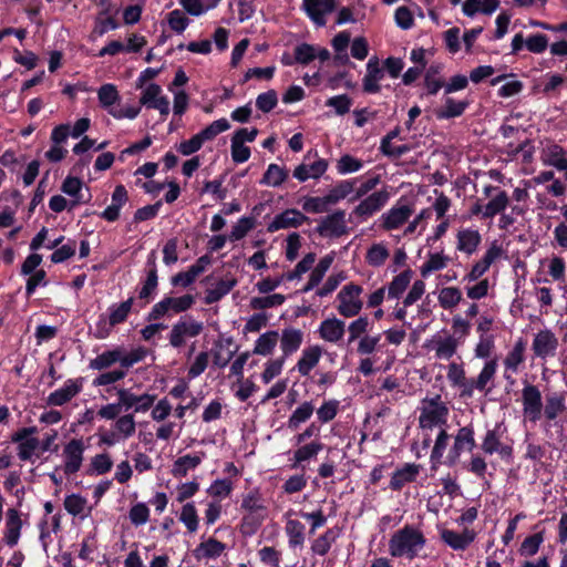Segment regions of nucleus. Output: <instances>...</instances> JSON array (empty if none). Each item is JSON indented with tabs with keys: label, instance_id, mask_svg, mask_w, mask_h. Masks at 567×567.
I'll use <instances>...</instances> for the list:
<instances>
[{
	"label": "nucleus",
	"instance_id": "20",
	"mask_svg": "<svg viewBox=\"0 0 567 567\" xmlns=\"http://www.w3.org/2000/svg\"><path fill=\"white\" fill-rule=\"evenodd\" d=\"M442 540L447 544L454 550H464L473 543L475 533L470 529H465L462 533H457L451 529H443L441 532Z\"/></svg>",
	"mask_w": 567,
	"mask_h": 567
},
{
	"label": "nucleus",
	"instance_id": "26",
	"mask_svg": "<svg viewBox=\"0 0 567 567\" xmlns=\"http://www.w3.org/2000/svg\"><path fill=\"white\" fill-rule=\"evenodd\" d=\"M468 103L464 100H454L451 96H444L443 104L435 110V115L440 120H449L461 116Z\"/></svg>",
	"mask_w": 567,
	"mask_h": 567
},
{
	"label": "nucleus",
	"instance_id": "23",
	"mask_svg": "<svg viewBox=\"0 0 567 567\" xmlns=\"http://www.w3.org/2000/svg\"><path fill=\"white\" fill-rule=\"evenodd\" d=\"M327 168V161L319 158L310 164L302 163L298 165L293 171V177L300 182H306L309 178H319L326 173Z\"/></svg>",
	"mask_w": 567,
	"mask_h": 567
},
{
	"label": "nucleus",
	"instance_id": "44",
	"mask_svg": "<svg viewBox=\"0 0 567 567\" xmlns=\"http://www.w3.org/2000/svg\"><path fill=\"white\" fill-rule=\"evenodd\" d=\"M449 261L450 257L442 252L430 254L427 260L420 267V274L425 278L431 272L444 269Z\"/></svg>",
	"mask_w": 567,
	"mask_h": 567
},
{
	"label": "nucleus",
	"instance_id": "4",
	"mask_svg": "<svg viewBox=\"0 0 567 567\" xmlns=\"http://www.w3.org/2000/svg\"><path fill=\"white\" fill-rule=\"evenodd\" d=\"M134 303V298L131 297L121 303H114L109 308V316L101 315L96 323L94 337L96 339H105L110 336L112 328L116 324L124 322Z\"/></svg>",
	"mask_w": 567,
	"mask_h": 567
},
{
	"label": "nucleus",
	"instance_id": "18",
	"mask_svg": "<svg viewBox=\"0 0 567 567\" xmlns=\"http://www.w3.org/2000/svg\"><path fill=\"white\" fill-rule=\"evenodd\" d=\"M344 332L346 322L336 317L323 320L318 328L319 337L330 343L341 341L344 337Z\"/></svg>",
	"mask_w": 567,
	"mask_h": 567
},
{
	"label": "nucleus",
	"instance_id": "16",
	"mask_svg": "<svg viewBox=\"0 0 567 567\" xmlns=\"http://www.w3.org/2000/svg\"><path fill=\"white\" fill-rule=\"evenodd\" d=\"M81 389L82 384L79 380L70 379L62 388L50 393L45 399V403L49 406H62L76 396Z\"/></svg>",
	"mask_w": 567,
	"mask_h": 567
},
{
	"label": "nucleus",
	"instance_id": "49",
	"mask_svg": "<svg viewBox=\"0 0 567 567\" xmlns=\"http://www.w3.org/2000/svg\"><path fill=\"white\" fill-rule=\"evenodd\" d=\"M82 181L78 177H66L62 184V192L65 193L69 196L74 197L75 199L71 203V207H74L81 203H85L89 199H84L83 195L81 194L82 189Z\"/></svg>",
	"mask_w": 567,
	"mask_h": 567
},
{
	"label": "nucleus",
	"instance_id": "58",
	"mask_svg": "<svg viewBox=\"0 0 567 567\" xmlns=\"http://www.w3.org/2000/svg\"><path fill=\"white\" fill-rule=\"evenodd\" d=\"M495 349L493 336H480V340L475 346L474 353L476 358L491 360V355Z\"/></svg>",
	"mask_w": 567,
	"mask_h": 567
},
{
	"label": "nucleus",
	"instance_id": "33",
	"mask_svg": "<svg viewBox=\"0 0 567 567\" xmlns=\"http://www.w3.org/2000/svg\"><path fill=\"white\" fill-rule=\"evenodd\" d=\"M482 237L478 230L463 229L457 234V249L472 255L481 244Z\"/></svg>",
	"mask_w": 567,
	"mask_h": 567
},
{
	"label": "nucleus",
	"instance_id": "31",
	"mask_svg": "<svg viewBox=\"0 0 567 567\" xmlns=\"http://www.w3.org/2000/svg\"><path fill=\"white\" fill-rule=\"evenodd\" d=\"M340 536V530L337 527L328 528L323 534L318 536L311 544V551L313 555L324 556L329 553L331 546Z\"/></svg>",
	"mask_w": 567,
	"mask_h": 567
},
{
	"label": "nucleus",
	"instance_id": "37",
	"mask_svg": "<svg viewBox=\"0 0 567 567\" xmlns=\"http://www.w3.org/2000/svg\"><path fill=\"white\" fill-rule=\"evenodd\" d=\"M233 339L228 338L225 341H218L215 343L213 350L214 364L218 368H225L236 353V350H231Z\"/></svg>",
	"mask_w": 567,
	"mask_h": 567
},
{
	"label": "nucleus",
	"instance_id": "50",
	"mask_svg": "<svg viewBox=\"0 0 567 567\" xmlns=\"http://www.w3.org/2000/svg\"><path fill=\"white\" fill-rule=\"evenodd\" d=\"M315 411V406L311 402L301 403L289 416L288 427L296 430L299 425L310 419Z\"/></svg>",
	"mask_w": 567,
	"mask_h": 567
},
{
	"label": "nucleus",
	"instance_id": "43",
	"mask_svg": "<svg viewBox=\"0 0 567 567\" xmlns=\"http://www.w3.org/2000/svg\"><path fill=\"white\" fill-rule=\"evenodd\" d=\"M412 279V271L404 270L396 275L388 286V297L398 299L406 290Z\"/></svg>",
	"mask_w": 567,
	"mask_h": 567
},
{
	"label": "nucleus",
	"instance_id": "21",
	"mask_svg": "<svg viewBox=\"0 0 567 567\" xmlns=\"http://www.w3.org/2000/svg\"><path fill=\"white\" fill-rule=\"evenodd\" d=\"M474 447V430L471 426H463L457 431L450 453L454 458H457L463 452H471Z\"/></svg>",
	"mask_w": 567,
	"mask_h": 567
},
{
	"label": "nucleus",
	"instance_id": "47",
	"mask_svg": "<svg viewBox=\"0 0 567 567\" xmlns=\"http://www.w3.org/2000/svg\"><path fill=\"white\" fill-rule=\"evenodd\" d=\"M236 284L237 281L235 279L218 281L214 288L207 289L205 296V303L212 305L219 301L224 296L229 293V291L236 286Z\"/></svg>",
	"mask_w": 567,
	"mask_h": 567
},
{
	"label": "nucleus",
	"instance_id": "9",
	"mask_svg": "<svg viewBox=\"0 0 567 567\" xmlns=\"http://www.w3.org/2000/svg\"><path fill=\"white\" fill-rule=\"evenodd\" d=\"M140 103L147 109L157 110L163 117H166L171 111L169 100L156 83H150L142 90Z\"/></svg>",
	"mask_w": 567,
	"mask_h": 567
},
{
	"label": "nucleus",
	"instance_id": "48",
	"mask_svg": "<svg viewBox=\"0 0 567 567\" xmlns=\"http://www.w3.org/2000/svg\"><path fill=\"white\" fill-rule=\"evenodd\" d=\"M508 205V196L506 192L498 190L497 194L484 206L483 217L492 218L505 210Z\"/></svg>",
	"mask_w": 567,
	"mask_h": 567
},
{
	"label": "nucleus",
	"instance_id": "27",
	"mask_svg": "<svg viewBox=\"0 0 567 567\" xmlns=\"http://www.w3.org/2000/svg\"><path fill=\"white\" fill-rule=\"evenodd\" d=\"M542 162L544 165L561 171L567 165L566 152L557 144L547 145L542 152Z\"/></svg>",
	"mask_w": 567,
	"mask_h": 567
},
{
	"label": "nucleus",
	"instance_id": "32",
	"mask_svg": "<svg viewBox=\"0 0 567 567\" xmlns=\"http://www.w3.org/2000/svg\"><path fill=\"white\" fill-rule=\"evenodd\" d=\"M204 453L200 454H187L178 457L172 466V475L174 477H185L188 471L196 468L204 457Z\"/></svg>",
	"mask_w": 567,
	"mask_h": 567
},
{
	"label": "nucleus",
	"instance_id": "35",
	"mask_svg": "<svg viewBox=\"0 0 567 567\" xmlns=\"http://www.w3.org/2000/svg\"><path fill=\"white\" fill-rule=\"evenodd\" d=\"M279 340L278 331L270 330L259 336V338L255 342V347L252 350L254 354L259 355H270Z\"/></svg>",
	"mask_w": 567,
	"mask_h": 567
},
{
	"label": "nucleus",
	"instance_id": "10",
	"mask_svg": "<svg viewBox=\"0 0 567 567\" xmlns=\"http://www.w3.org/2000/svg\"><path fill=\"white\" fill-rule=\"evenodd\" d=\"M390 198L385 189L377 190L363 198L352 210V215L360 218L362 221L380 212Z\"/></svg>",
	"mask_w": 567,
	"mask_h": 567
},
{
	"label": "nucleus",
	"instance_id": "19",
	"mask_svg": "<svg viewBox=\"0 0 567 567\" xmlns=\"http://www.w3.org/2000/svg\"><path fill=\"white\" fill-rule=\"evenodd\" d=\"M460 341L454 336L437 337L431 341V349L435 353V358L440 360L451 359L457 351Z\"/></svg>",
	"mask_w": 567,
	"mask_h": 567
},
{
	"label": "nucleus",
	"instance_id": "63",
	"mask_svg": "<svg viewBox=\"0 0 567 567\" xmlns=\"http://www.w3.org/2000/svg\"><path fill=\"white\" fill-rule=\"evenodd\" d=\"M369 327L368 317H359L353 320L348 327V343H352L357 339H359L362 334H364Z\"/></svg>",
	"mask_w": 567,
	"mask_h": 567
},
{
	"label": "nucleus",
	"instance_id": "11",
	"mask_svg": "<svg viewBox=\"0 0 567 567\" xmlns=\"http://www.w3.org/2000/svg\"><path fill=\"white\" fill-rule=\"evenodd\" d=\"M522 403L524 416L530 422H537L542 417V393L534 384H526L522 390Z\"/></svg>",
	"mask_w": 567,
	"mask_h": 567
},
{
	"label": "nucleus",
	"instance_id": "46",
	"mask_svg": "<svg viewBox=\"0 0 567 567\" xmlns=\"http://www.w3.org/2000/svg\"><path fill=\"white\" fill-rule=\"evenodd\" d=\"M288 178V171L277 164H270L260 183L271 187L280 186Z\"/></svg>",
	"mask_w": 567,
	"mask_h": 567
},
{
	"label": "nucleus",
	"instance_id": "30",
	"mask_svg": "<svg viewBox=\"0 0 567 567\" xmlns=\"http://www.w3.org/2000/svg\"><path fill=\"white\" fill-rule=\"evenodd\" d=\"M384 72L379 65L378 60L370 59L367 64V73L363 78V90L367 93H377L380 91L379 81Z\"/></svg>",
	"mask_w": 567,
	"mask_h": 567
},
{
	"label": "nucleus",
	"instance_id": "38",
	"mask_svg": "<svg viewBox=\"0 0 567 567\" xmlns=\"http://www.w3.org/2000/svg\"><path fill=\"white\" fill-rule=\"evenodd\" d=\"M323 450V444L318 441L305 444L297 449L293 453L292 467H297L305 462L313 460Z\"/></svg>",
	"mask_w": 567,
	"mask_h": 567
},
{
	"label": "nucleus",
	"instance_id": "2",
	"mask_svg": "<svg viewBox=\"0 0 567 567\" xmlns=\"http://www.w3.org/2000/svg\"><path fill=\"white\" fill-rule=\"evenodd\" d=\"M426 538L420 528L405 525L389 539V554L394 558L413 560L424 550Z\"/></svg>",
	"mask_w": 567,
	"mask_h": 567
},
{
	"label": "nucleus",
	"instance_id": "5",
	"mask_svg": "<svg viewBox=\"0 0 567 567\" xmlns=\"http://www.w3.org/2000/svg\"><path fill=\"white\" fill-rule=\"evenodd\" d=\"M361 286L350 282L341 288L337 295V310L344 318H352L360 313L363 308Z\"/></svg>",
	"mask_w": 567,
	"mask_h": 567
},
{
	"label": "nucleus",
	"instance_id": "55",
	"mask_svg": "<svg viewBox=\"0 0 567 567\" xmlns=\"http://www.w3.org/2000/svg\"><path fill=\"white\" fill-rule=\"evenodd\" d=\"M316 261V254L309 252L307 254L295 267V269L288 272L285 278L288 281H293L296 279H300L303 274L309 271L312 265Z\"/></svg>",
	"mask_w": 567,
	"mask_h": 567
},
{
	"label": "nucleus",
	"instance_id": "8",
	"mask_svg": "<svg viewBox=\"0 0 567 567\" xmlns=\"http://www.w3.org/2000/svg\"><path fill=\"white\" fill-rule=\"evenodd\" d=\"M316 231L321 237H330V238H339L349 233V228L347 226L346 220V212L338 209L330 215L323 217L317 228Z\"/></svg>",
	"mask_w": 567,
	"mask_h": 567
},
{
	"label": "nucleus",
	"instance_id": "24",
	"mask_svg": "<svg viewBox=\"0 0 567 567\" xmlns=\"http://www.w3.org/2000/svg\"><path fill=\"white\" fill-rule=\"evenodd\" d=\"M322 355L320 346H311L302 350L301 357L297 362V370L302 377L309 375L311 370L319 363Z\"/></svg>",
	"mask_w": 567,
	"mask_h": 567
},
{
	"label": "nucleus",
	"instance_id": "61",
	"mask_svg": "<svg viewBox=\"0 0 567 567\" xmlns=\"http://www.w3.org/2000/svg\"><path fill=\"white\" fill-rule=\"evenodd\" d=\"M340 402L338 400H329L322 403V405L317 410V416L319 421L322 423H328L332 421L338 411H339Z\"/></svg>",
	"mask_w": 567,
	"mask_h": 567
},
{
	"label": "nucleus",
	"instance_id": "36",
	"mask_svg": "<svg viewBox=\"0 0 567 567\" xmlns=\"http://www.w3.org/2000/svg\"><path fill=\"white\" fill-rule=\"evenodd\" d=\"M566 410L565 393L554 392L546 395L545 416L553 421Z\"/></svg>",
	"mask_w": 567,
	"mask_h": 567
},
{
	"label": "nucleus",
	"instance_id": "40",
	"mask_svg": "<svg viewBox=\"0 0 567 567\" xmlns=\"http://www.w3.org/2000/svg\"><path fill=\"white\" fill-rule=\"evenodd\" d=\"M357 184V179H347L339 182L333 188L329 190L326 195V202L330 204V206L338 204L340 200L348 197L354 190V185Z\"/></svg>",
	"mask_w": 567,
	"mask_h": 567
},
{
	"label": "nucleus",
	"instance_id": "64",
	"mask_svg": "<svg viewBox=\"0 0 567 567\" xmlns=\"http://www.w3.org/2000/svg\"><path fill=\"white\" fill-rule=\"evenodd\" d=\"M326 105L333 107L338 115H344L350 111L352 100L347 94L336 95L328 99Z\"/></svg>",
	"mask_w": 567,
	"mask_h": 567
},
{
	"label": "nucleus",
	"instance_id": "6",
	"mask_svg": "<svg viewBox=\"0 0 567 567\" xmlns=\"http://www.w3.org/2000/svg\"><path fill=\"white\" fill-rule=\"evenodd\" d=\"M194 303L195 297L193 295L187 293L181 297L167 296L152 307L147 319L155 321L168 315L171 311L174 313L185 312L190 309Z\"/></svg>",
	"mask_w": 567,
	"mask_h": 567
},
{
	"label": "nucleus",
	"instance_id": "7",
	"mask_svg": "<svg viewBox=\"0 0 567 567\" xmlns=\"http://www.w3.org/2000/svg\"><path fill=\"white\" fill-rule=\"evenodd\" d=\"M204 330V323L192 317H183L172 326L168 340L173 348H181L187 338H195Z\"/></svg>",
	"mask_w": 567,
	"mask_h": 567
},
{
	"label": "nucleus",
	"instance_id": "17",
	"mask_svg": "<svg viewBox=\"0 0 567 567\" xmlns=\"http://www.w3.org/2000/svg\"><path fill=\"white\" fill-rule=\"evenodd\" d=\"M413 209L409 205H396L381 216L382 228L394 230L405 224L412 216Z\"/></svg>",
	"mask_w": 567,
	"mask_h": 567
},
{
	"label": "nucleus",
	"instance_id": "25",
	"mask_svg": "<svg viewBox=\"0 0 567 567\" xmlns=\"http://www.w3.org/2000/svg\"><path fill=\"white\" fill-rule=\"evenodd\" d=\"M22 522L17 509L10 508L7 512L4 542L8 546L13 547L20 538Z\"/></svg>",
	"mask_w": 567,
	"mask_h": 567
},
{
	"label": "nucleus",
	"instance_id": "3",
	"mask_svg": "<svg viewBox=\"0 0 567 567\" xmlns=\"http://www.w3.org/2000/svg\"><path fill=\"white\" fill-rule=\"evenodd\" d=\"M449 416V408L442 400L441 395L425 398L420 408L419 424L423 430H432L442 427L446 424Z\"/></svg>",
	"mask_w": 567,
	"mask_h": 567
},
{
	"label": "nucleus",
	"instance_id": "13",
	"mask_svg": "<svg viewBox=\"0 0 567 567\" xmlns=\"http://www.w3.org/2000/svg\"><path fill=\"white\" fill-rule=\"evenodd\" d=\"M559 341L556 334L549 329L538 331L533 340L532 350L536 358L546 360L556 354Z\"/></svg>",
	"mask_w": 567,
	"mask_h": 567
},
{
	"label": "nucleus",
	"instance_id": "34",
	"mask_svg": "<svg viewBox=\"0 0 567 567\" xmlns=\"http://www.w3.org/2000/svg\"><path fill=\"white\" fill-rule=\"evenodd\" d=\"M122 359V347L114 348L112 350H107L99 354L96 358L92 359L89 363L90 369L102 371L114 363L118 362L121 364Z\"/></svg>",
	"mask_w": 567,
	"mask_h": 567
},
{
	"label": "nucleus",
	"instance_id": "29",
	"mask_svg": "<svg viewBox=\"0 0 567 567\" xmlns=\"http://www.w3.org/2000/svg\"><path fill=\"white\" fill-rule=\"evenodd\" d=\"M420 472V465L405 464L402 468L395 471L390 481V488L400 491L405 484L414 482Z\"/></svg>",
	"mask_w": 567,
	"mask_h": 567
},
{
	"label": "nucleus",
	"instance_id": "39",
	"mask_svg": "<svg viewBox=\"0 0 567 567\" xmlns=\"http://www.w3.org/2000/svg\"><path fill=\"white\" fill-rule=\"evenodd\" d=\"M526 349V342L520 338L518 339L513 349L507 353L504 359V367L506 371L517 372L518 367L524 362V352Z\"/></svg>",
	"mask_w": 567,
	"mask_h": 567
},
{
	"label": "nucleus",
	"instance_id": "53",
	"mask_svg": "<svg viewBox=\"0 0 567 567\" xmlns=\"http://www.w3.org/2000/svg\"><path fill=\"white\" fill-rule=\"evenodd\" d=\"M115 431L123 440L131 437L136 431V423L133 414H125L117 417L114 424Z\"/></svg>",
	"mask_w": 567,
	"mask_h": 567
},
{
	"label": "nucleus",
	"instance_id": "1",
	"mask_svg": "<svg viewBox=\"0 0 567 567\" xmlns=\"http://www.w3.org/2000/svg\"><path fill=\"white\" fill-rule=\"evenodd\" d=\"M498 368V360L491 359L485 361L483 369L476 378L467 379L462 364L451 362L447 367V379L453 386L461 390V395L472 398L475 391L487 394L492 390V383L495 379Z\"/></svg>",
	"mask_w": 567,
	"mask_h": 567
},
{
	"label": "nucleus",
	"instance_id": "59",
	"mask_svg": "<svg viewBox=\"0 0 567 567\" xmlns=\"http://www.w3.org/2000/svg\"><path fill=\"white\" fill-rule=\"evenodd\" d=\"M97 97L101 105L105 109H110L113 104H115L118 99V92L113 84H104L97 91Z\"/></svg>",
	"mask_w": 567,
	"mask_h": 567
},
{
	"label": "nucleus",
	"instance_id": "54",
	"mask_svg": "<svg viewBox=\"0 0 567 567\" xmlns=\"http://www.w3.org/2000/svg\"><path fill=\"white\" fill-rule=\"evenodd\" d=\"M179 520L184 523L188 532L194 533L198 528V515L193 503H187L183 506L179 515Z\"/></svg>",
	"mask_w": 567,
	"mask_h": 567
},
{
	"label": "nucleus",
	"instance_id": "45",
	"mask_svg": "<svg viewBox=\"0 0 567 567\" xmlns=\"http://www.w3.org/2000/svg\"><path fill=\"white\" fill-rule=\"evenodd\" d=\"M389 257L388 247L383 243H377L367 250L365 260L371 267L378 268L383 266Z\"/></svg>",
	"mask_w": 567,
	"mask_h": 567
},
{
	"label": "nucleus",
	"instance_id": "42",
	"mask_svg": "<svg viewBox=\"0 0 567 567\" xmlns=\"http://www.w3.org/2000/svg\"><path fill=\"white\" fill-rule=\"evenodd\" d=\"M285 532L290 547H301L305 543V525L298 519L288 518Z\"/></svg>",
	"mask_w": 567,
	"mask_h": 567
},
{
	"label": "nucleus",
	"instance_id": "51",
	"mask_svg": "<svg viewBox=\"0 0 567 567\" xmlns=\"http://www.w3.org/2000/svg\"><path fill=\"white\" fill-rule=\"evenodd\" d=\"M462 300V292L456 287H445L439 292V303L444 309L456 307Z\"/></svg>",
	"mask_w": 567,
	"mask_h": 567
},
{
	"label": "nucleus",
	"instance_id": "15",
	"mask_svg": "<svg viewBox=\"0 0 567 567\" xmlns=\"http://www.w3.org/2000/svg\"><path fill=\"white\" fill-rule=\"evenodd\" d=\"M308 221V217L298 209L290 208L276 215L267 225L269 233H276L280 229L297 228Z\"/></svg>",
	"mask_w": 567,
	"mask_h": 567
},
{
	"label": "nucleus",
	"instance_id": "14",
	"mask_svg": "<svg viewBox=\"0 0 567 567\" xmlns=\"http://www.w3.org/2000/svg\"><path fill=\"white\" fill-rule=\"evenodd\" d=\"M338 0H303L302 8L310 20L317 27H324L327 23L326 16L333 12L337 8Z\"/></svg>",
	"mask_w": 567,
	"mask_h": 567
},
{
	"label": "nucleus",
	"instance_id": "62",
	"mask_svg": "<svg viewBox=\"0 0 567 567\" xmlns=\"http://www.w3.org/2000/svg\"><path fill=\"white\" fill-rule=\"evenodd\" d=\"M317 58V48L302 43L295 48V60L300 64H308Z\"/></svg>",
	"mask_w": 567,
	"mask_h": 567
},
{
	"label": "nucleus",
	"instance_id": "56",
	"mask_svg": "<svg viewBox=\"0 0 567 567\" xmlns=\"http://www.w3.org/2000/svg\"><path fill=\"white\" fill-rule=\"evenodd\" d=\"M147 354V350L143 347H138L133 349L130 352H125L122 348V359H121V368L122 370H127L134 364L143 361Z\"/></svg>",
	"mask_w": 567,
	"mask_h": 567
},
{
	"label": "nucleus",
	"instance_id": "52",
	"mask_svg": "<svg viewBox=\"0 0 567 567\" xmlns=\"http://www.w3.org/2000/svg\"><path fill=\"white\" fill-rule=\"evenodd\" d=\"M64 508L73 516L85 515L87 501L79 494H72L65 497Z\"/></svg>",
	"mask_w": 567,
	"mask_h": 567
},
{
	"label": "nucleus",
	"instance_id": "28",
	"mask_svg": "<svg viewBox=\"0 0 567 567\" xmlns=\"http://www.w3.org/2000/svg\"><path fill=\"white\" fill-rule=\"evenodd\" d=\"M482 451L485 454L492 455L498 453L502 457H509L512 455V447L501 442L494 430H488L483 439Z\"/></svg>",
	"mask_w": 567,
	"mask_h": 567
},
{
	"label": "nucleus",
	"instance_id": "41",
	"mask_svg": "<svg viewBox=\"0 0 567 567\" xmlns=\"http://www.w3.org/2000/svg\"><path fill=\"white\" fill-rule=\"evenodd\" d=\"M442 64H432L427 68L424 76V85L431 95H435L443 86L444 81L441 76Z\"/></svg>",
	"mask_w": 567,
	"mask_h": 567
},
{
	"label": "nucleus",
	"instance_id": "60",
	"mask_svg": "<svg viewBox=\"0 0 567 567\" xmlns=\"http://www.w3.org/2000/svg\"><path fill=\"white\" fill-rule=\"evenodd\" d=\"M285 299V296L280 293H274L267 297H255L250 300V307L257 310L272 308L282 305Z\"/></svg>",
	"mask_w": 567,
	"mask_h": 567
},
{
	"label": "nucleus",
	"instance_id": "12",
	"mask_svg": "<svg viewBox=\"0 0 567 567\" xmlns=\"http://www.w3.org/2000/svg\"><path fill=\"white\" fill-rule=\"evenodd\" d=\"M85 445L82 440L72 439L63 449V472L65 475H72L80 471L83 463Z\"/></svg>",
	"mask_w": 567,
	"mask_h": 567
},
{
	"label": "nucleus",
	"instance_id": "57",
	"mask_svg": "<svg viewBox=\"0 0 567 567\" xmlns=\"http://www.w3.org/2000/svg\"><path fill=\"white\" fill-rule=\"evenodd\" d=\"M229 127L230 124L226 118H219L202 130L198 134L203 141L206 142L214 140L218 134L229 130Z\"/></svg>",
	"mask_w": 567,
	"mask_h": 567
},
{
	"label": "nucleus",
	"instance_id": "22",
	"mask_svg": "<svg viewBox=\"0 0 567 567\" xmlns=\"http://www.w3.org/2000/svg\"><path fill=\"white\" fill-rule=\"evenodd\" d=\"M282 358L295 353L303 341V333L296 328H286L279 337Z\"/></svg>",
	"mask_w": 567,
	"mask_h": 567
}]
</instances>
